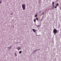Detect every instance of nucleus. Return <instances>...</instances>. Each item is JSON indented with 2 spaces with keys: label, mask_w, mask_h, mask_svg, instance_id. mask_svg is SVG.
I'll return each mask as SVG.
<instances>
[{
  "label": "nucleus",
  "mask_w": 61,
  "mask_h": 61,
  "mask_svg": "<svg viewBox=\"0 0 61 61\" xmlns=\"http://www.w3.org/2000/svg\"><path fill=\"white\" fill-rule=\"evenodd\" d=\"M37 51V50H35L34 51V53H35L36 52V51Z\"/></svg>",
  "instance_id": "1a4fd4ad"
},
{
  "label": "nucleus",
  "mask_w": 61,
  "mask_h": 61,
  "mask_svg": "<svg viewBox=\"0 0 61 61\" xmlns=\"http://www.w3.org/2000/svg\"><path fill=\"white\" fill-rule=\"evenodd\" d=\"M11 15H13V13H12L11 14Z\"/></svg>",
  "instance_id": "a211bd4d"
},
{
  "label": "nucleus",
  "mask_w": 61,
  "mask_h": 61,
  "mask_svg": "<svg viewBox=\"0 0 61 61\" xmlns=\"http://www.w3.org/2000/svg\"><path fill=\"white\" fill-rule=\"evenodd\" d=\"M9 49H10L11 48V46H10L9 47H8Z\"/></svg>",
  "instance_id": "0eeeda50"
},
{
  "label": "nucleus",
  "mask_w": 61,
  "mask_h": 61,
  "mask_svg": "<svg viewBox=\"0 0 61 61\" xmlns=\"http://www.w3.org/2000/svg\"><path fill=\"white\" fill-rule=\"evenodd\" d=\"M34 22H36V20L35 19L34 20Z\"/></svg>",
  "instance_id": "f3484780"
},
{
  "label": "nucleus",
  "mask_w": 61,
  "mask_h": 61,
  "mask_svg": "<svg viewBox=\"0 0 61 61\" xmlns=\"http://www.w3.org/2000/svg\"><path fill=\"white\" fill-rule=\"evenodd\" d=\"M57 6H56L55 7V8H57Z\"/></svg>",
  "instance_id": "9b49d317"
},
{
  "label": "nucleus",
  "mask_w": 61,
  "mask_h": 61,
  "mask_svg": "<svg viewBox=\"0 0 61 61\" xmlns=\"http://www.w3.org/2000/svg\"><path fill=\"white\" fill-rule=\"evenodd\" d=\"M22 7L23 10H25V4H23L22 5Z\"/></svg>",
  "instance_id": "f257e3e1"
},
{
  "label": "nucleus",
  "mask_w": 61,
  "mask_h": 61,
  "mask_svg": "<svg viewBox=\"0 0 61 61\" xmlns=\"http://www.w3.org/2000/svg\"><path fill=\"white\" fill-rule=\"evenodd\" d=\"M57 31H58V30H57Z\"/></svg>",
  "instance_id": "4be33fe9"
},
{
  "label": "nucleus",
  "mask_w": 61,
  "mask_h": 61,
  "mask_svg": "<svg viewBox=\"0 0 61 61\" xmlns=\"http://www.w3.org/2000/svg\"><path fill=\"white\" fill-rule=\"evenodd\" d=\"M15 55H16V53H15Z\"/></svg>",
  "instance_id": "aec40b11"
},
{
  "label": "nucleus",
  "mask_w": 61,
  "mask_h": 61,
  "mask_svg": "<svg viewBox=\"0 0 61 61\" xmlns=\"http://www.w3.org/2000/svg\"><path fill=\"white\" fill-rule=\"evenodd\" d=\"M53 32L54 33V35H55L57 33V30H56V29H54Z\"/></svg>",
  "instance_id": "f03ea898"
},
{
  "label": "nucleus",
  "mask_w": 61,
  "mask_h": 61,
  "mask_svg": "<svg viewBox=\"0 0 61 61\" xmlns=\"http://www.w3.org/2000/svg\"><path fill=\"white\" fill-rule=\"evenodd\" d=\"M17 49L18 51L19 50H20L21 49V47H18Z\"/></svg>",
  "instance_id": "7ed1b4c3"
},
{
  "label": "nucleus",
  "mask_w": 61,
  "mask_h": 61,
  "mask_svg": "<svg viewBox=\"0 0 61 61\" xmlns=\"http://www.w3.org/2000/svg\"><path fill=\"white\" fill-rule=\"evenodd\" d=\"M39 13H41V11H40L39 12Z\"/></svg>",
  "instance_id": "6ab92c4d"
},
{
  "label": "nucleus",
  "mask_w": 61,
  "mask_h": 61,
  "mask_svg": "<svg viewBox=\"0 0 61 61\" xmlns=\"http://www.w3.org/2000/svg\"><path fill=\"white\" fill-rule=\"evenodd\" d=\"M54 3H55V2H53L52 3V5H54Z\"/></svg>",
  "instance_id": "9d476101"
},
{
  "label": "nucleus",
  "mask_w": 61,
  "mask_h": 61,
  "mask_svg": "<svg viewBox=\"0 0 61 61\" xmlns=\"http://www.w3.org/2000/svg\"><path fill=\"white\" fill-rule=\"evenodd\" d=\"M19 53L20 54H21V53H22V51H20L19 52Z\"/></svg>",
  "instance_id": "6e6552de"
},
{
  "label": "nucleus",
  "mask_w": 61,
  "mask_h": 61,
  "mask_svg": "<svg viewBox=\"0 0 61 61\" xmlns=\"http://www.w3.org/2000/svg\"><path fill=\"white\" fill-rule=\"evenodd\" d=\"M57 1H58V0H57Z\"/></svg>",
  "instance_id": "5701e85b"
},
{
  "label": "nucleus",
  "mask_w": 61,
  "mask_h": 61,
  "mask_svg": "<svg viewBox=\"0 0 61 61\" xmlns=\"http://www.w3.org/2000/svg\"><path fill=\"white\" fill-rule=\"evenodd\" d=\"M2 3V0H0V4H1V3Z\"/></svg>",
  "instance_id": "39448f33"
},
{
  "label": "nucleus",
  "mask_w": 61,
  "mask_h": 61,
  "mask_svg": "<svg viewBox=\"0 0 61 61\" xmlns=\"http://www.w3.org/2000/svg\"><path fill=\"white\" fill-rule=\"evenodd\" d=\"M15 56H17V55H16Z\"/></svg>",
  "instance_id": "412c9836"
},
{
  "label": "nucleus",
  "mask_w": 61,
  "mask_h": 61,
  "mask_svg": "<svg viewBox=\"0 0 61 61\" xmlns=\"http://www.w3.org/2000/svg\"><path fill=\"white\" fill-rule=\"evenodd\" d=\"M36 20H38V18H37V17H36Z\"/></svg>",
  "instance_id": "f8f14e48"
},
{
  "label": "nucleus",
  "mask_w": 61,
  "mask_h": 61,
  "mask_svg": "<svg viewBox=\"0 0 61 61\" xmlns=\"http://www.w3.org/2000/svg\"><path fill=\"white\" fill-rule=\"evenodd\" d=\"M54 5H52V7H53V8H54Z\"/></svg>",
  "instance_id": "2eb2a0df"
},
{
  "label": "nucleus",
  "mask_w": 61,
  "mask_h": 61,
  "mask_svg": "<svg viewBox=\"0 0 61 61\" xmlns=\"http://www.w3.org/2000/svg\"><path fill=\"white\" fill-rule=\"evenodd\" d=\"M40 25H38L37 26V27H40Z\"/></svg>",
  "instance_id": "dca6fc26"
},
{
  "label": "nucleus",
  "mask_w": 61,
  "mask_h": 61,
  "mask_svg": "<svg viewBox=\"0 0 61 61\" xmlns=\"http://www.w3.org/2000/svg\"><path fill=\"white\" fill-rule=\"evenodd\" d=\"M32 30H33V31L34 32H35V33H36V30L34 29H32Z\"/></svg>",
  "instance_id": "20e7f679"
},
{
  "label": "nucleus",
  "mask_w": 61,
  "mask_h": 61,
  "mask_svg": "<svg viewBox=\"0 0 61 61\" xmlns=\"http://www.w3.org/2000/svg\"><path fill=\"white\" fill-rule=\"evenodd\" d=\"M37 15H35V17H37Z\"/></svg>",
  "instance_id": "4468645a"
},
{
  "label": "nucleus",
  "mask_w": 61,
  "mask_h": 61,
  "mask_svg": "<svg viewBox=\"0 0 61 61\" xmlns=\"http://www.w3.org/2000/svg\"><path fill=\"white\" fill-rule=\"evenodd\" d=\"M44 14V12H43L42 13V15H43Z\"/></svg>",
  "instance_id": "ddd939ff"
},
{
  "label": "nucleus",
  "mask_w": 61,
  "mask_h": 61,
  "mask_svg": "<svg viewBox=\"0 0 61 61\" xmlns=\"http://www.w3.org/2000/svg\"><path fill=\"white\" fill-rule=\"evenodd\" d=\"M56 6H58V3H57V4H56Z\"/></svg>",
  "instance_id": "423d86ee"
}]
</instances>
